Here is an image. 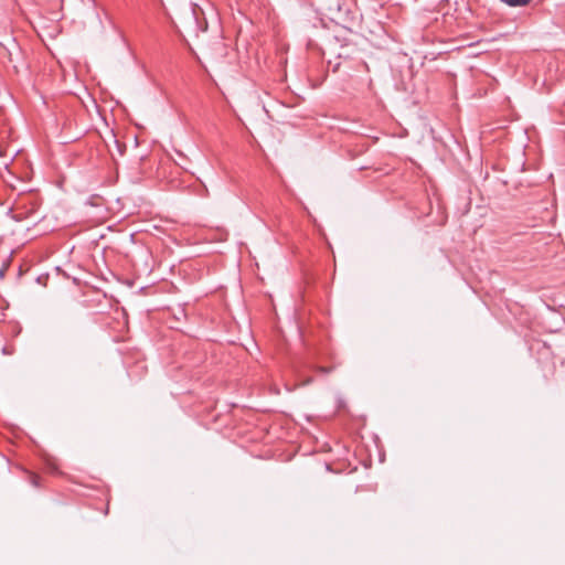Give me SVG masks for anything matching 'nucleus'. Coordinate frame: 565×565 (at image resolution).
I'll return each mask as SVG.
<instances>
[{"instance_id":"2","label":"nucleus","mask_w":565,"mask_h":565,"mask_svg":"<svg viewBox=\"0 0 565 565\" xmlns=\"http://www.w3.org/2000/svg\"><path fill=\"white\" fill-rule=\"evenodd\" d=\"M502 3L515 8V7H525L527 6L532 0H500Z\"/></svg>"},{"instance_id":"1","label":"nucleus","mask_w":565,"mask_h":565,"mask_svg":"<svg viewBox=\"0 0 565 565\" xmlns=\"http://www.w3.org/2000/svg\"><path fill=\"white\" fill-rule=\"evenodd\" d=\"M354 2H334V22L349 26L356 20Z\"/></svg>"},{"instance_id":"3","label":"nucleus","mask_w":565,"mask_h":565,"mask_svg":"<svg viewBox=\"0 0 565 565\" xmlns=\"http://www.w3.org/2000/svg\"><path fill=\"white\" fill-rule=\"evenodd\" d=\"M33 484H34V486H38V479H36V477H34V478H33Z\"/></svg>"}]
</instances>
